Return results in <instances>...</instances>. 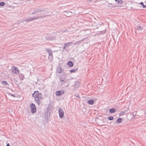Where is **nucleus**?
<instances>
[{"instance_id": "nucleus-29", "label": "nucleus", "mask_w": 146, "mask_h": 146, "mask_svg": "<svg viewBox=\"0 0 146 146\" xmlns=\"http://www.w3.org/2000/svg\"><path fill=\"white\" fill-rule=\"evenodd\" d=\"M11 96L12 97H16L14 95V94H11Z\"/></svg>"}, {"instance_id": "nucleus-30", "label": "nucleus", "mask_w": 146, "mask_h": 146, "mask_svg": "<svg viewBox=\"0 0 146 146\" xmlns=\"http://www.w3.org/2000/svg\"><path fill=\"white\" fill-rule=\"evenodd\" d=\"M66 47V46L64 45V46L63 48V49H65Z\"/></svg>"}, {"instance_id": "nucleus-14", "label": "nucleus", "mask_w": 146, "mask_h": 146, "mask_svg": "<svg viewBox=\"0 0 146 146\" xmlns=\"http://www.w3.org/2000/svg\"><path fill=\"white\" fill-rule=\"evenodd\" d=\"M122 119L121 118H119L116 120V122L118 124H119L121 122Z\"/></svg>"}, {"instance_id": "nucleus-12", "label": "nucleus", "mask_w": 146, "mask_h": 146, "mask_svg": "<svg viewBox=\"0 0 146 146\" xmlns=\"http://www.w3.org/2000/svg\"><path fill=\"white\" fill-rule=\"evenodd\" d=\"M68 65L70 67H72L73 66L74 63L70 61L68 62Z\"/></svg>"}, {"instance_id": "nucleus-33", "label": "nucleus", "mask_w": 146, "mask_h": 146, "mask_svg": "<svg viewBox=\"0 0 146 146\" xmlns=\"http://www.w3.org/2000/svg\"><path fill=\"white\" fill-rule=\"evenodd\" d=\"M104 42H102V44H103H103L104 45Z\"/></svg>"}, {"instance_id": "nucleus-26", "label": "nucleus", "mask_w": 146, "mask_h": 146, "mask_svg": "<svg viewBox=\"0 0 146 146\" xmlns=\"http://www.w3.org/2000/svg\"><path fill=\"white\" fill-rule=\"evenodd\" d=\"M108 119L109 120H112L113 119V116H110L108 117Z\"/></svg>"}, {"instance_id": "nucleus-3", "label": "nucleus", "mask_w": 146, "mask_h": 146, "mask_svg": "<svg viewBox=\"0 0 146 146\" xmlns=\"http://www.w3.org/2000/svg\"><path fill=\"white\" fill-rule=\"evenodd\" d=\"M50 16V15H39L38 16H37V17H33L32 18L31 17H30V18H28L26 20V21L29 22L31 21H32L33 20L37 19H39L40 18V19H43V18H44L47 16Z\"/></svg>"}, {"instance_id": "nucleus-25", "label": "nucleus", "mask_w": 146, "mask_h": 146, "mask_svg": "<svg viewBox=\"0 0 146 146\" xmlns=\"http://www.w3.org/2000/svg\"><path fill=\"white\" fill-rule=\"evenodd\" d=\"M5 3L4 2H0V6H3L5 5Z\"/></svg>"}, {"instance_id": "nucleus-13", "label": "nucleus", "mask_w": 146, "mask_h": 146, "mask_svg": "<svg viewBox=\"0 0 146 146\" xmlns=\"http://www.w3.org/2000/svg\"><path fill=\"white\" fill-rule=\"evenodd\" d=\"M48 59H50L52 60V59L53 57V53H52V52H51V53H49V56H48Z\"/></svg>"}, {"instance_id": "nucleus-21", "label": "nucleus", "mask_w": 146, "mask_h": 146, "mask_svg": "<svg viewBox=\"0 0 146 146\" xmlns=\"http://www.w3.org/2000/svg\"><path fill=\"white\" fill-rule=\"evenodd\" d=\"M78 69V68H76L75 69H72L70 70V72L71 73H75L76 72V71Z\"/></svg>"}, {"instance_id": "nucleus-24", "label": "nucleus", "mask_w": 146, "mask_h": 146, "mask_svg": "<svg viewBox=\"0 0 146 146\" xmlns=\"http://www.w3.org/2000/svg\"><path fill=\"white\" fill-rule=\"evenodd\" d=\"M125 113V111H121L119 113V116H121L123 114Z\"/></svg>"}, {"instance_id": "nucleus-27", "label": "nucleus", "mask_w": 146, "mask_h": 146, "mask_svg": "<svg viewBox=\"0 0 146 146\" xmlns=\"http://www.w3.org/2000/svg\"><path fill=\"white\" fill-rule=\"evenodd\" d=\"M106 29L104 31H101V34H104L106 32Z\"/></svg>"}, {"instance_id": "nucleus-22", "label": "nucleus", "mask_w": 146, "mask_h": 146, "mask_svg": "<svg viewBox=\"0 0 146 146\" xmlns=\"http://www.w3.org/2000/svg\"><path fill=\"white\" fill-rule=\"evenodd\" d=\"M2 84L3 86H6L7 85V83L6 81H3L2 82Z\"/></svg>"}, {"instance_id": "nucleus-32", "label": "nucleus", "mask_w": 146, "mask_h": 146, "mask_svg": "<svg viewBox=\"0 0 146 146\" xmlns=\"http://www.w3.org/2000/svg\"><path fill=\"white\" fill-rule=\"evenodd\" d=\"M75 96H76L77 97L79 98V95L78 94V96H77V95H76V96L75 95Z\"/></svg>"}, {"instance_id": "nucleus-5", "label": "nucleus", "mask_w": 146, "mask_h": 146, "mask_svg": "<svg viewBox=\"0 0 146 146\" xmlns=\"http://www.w3.org/2000/svg\"><path fill=\"white\" fill-rule=\"evenodd\" d=\"M60 80V83L61 86H62L66 82V76L64 77H62L61 76H60L59 77Z\"/></svg>"}, {"instance_id": "nucleus-35", "label": "nucleus", "mask_w": 146, "mask_h": 146, "mask_svg": "<svg viewBox=\"0 0 146 146\" xmlns=\"http://www.w3.org/2000/svg\"><path fill=\"white\" fill-rule=\"evenodd\" d=\"M89 1H91L92 0H88Z\"/></svg>"}, {"instance_id": "nucleus-23", "label": "nucleus", "mask_w": 146, "mask_h": 146, "mask_svg": "<svg viewBox=\"0 0 146 146\" xmlns=\"http://www.w3.org/2000/svg\"><path fill=\"white\" fill-rule=\"evenodd\" d=\"M139 4L141 5L143 8H146V5H144L143 2H140Z\"/></svg>"}, {"instance_id": "nucleus-17", "label": "nucleus", "mask_w": 146, "mask_h": 146, "mask_svg": "<svg viewBox=\"0 0 146 146\" xmlns=\"http://www.w3.org/2000/svg\"><path fill=\"white\" fill-rule=\"evenodd\" d=\"M115 111V110L114 108L111 109L109 110V113H113Z\"/></svg>"}, {"instance_id": "nucleus-7", "label": "nucleus", "mask_w": 146, "mask_h": 146, "mask_svg": "<svg viewBox=\"0 0 146 146\" xmlns=\"http://www.w3.org/2000/svg\"><path fill=\"white\" fill-rule=\"evenodd\" d=\"M12 72L13 73L17 74L19 73V71L17 67L13 66L12 68Z\"/></svg>"}, {"instance_id": "nucleus-15", "label": "nucleus", "mask_w": 146, "mask_h": 146, "mask_svg": "<svg viewBox=\"0 0 146 146\" xmlns=\"http://www.w3.org/2000/svg\"><path fill=\"white\" fill-rule=\"evenodd\" d=\"M94 103V101L92 100H89L87 101V103L88 104L90 105H92Z\"/></svg>"}, {"instance_id": "nucleus-36", "label": "nucleus", "mask_w": 146, "mask_h": 146, "mask_svg": "<svg viewBox=\"0 0 146 146\" xmlns=\"http://www.w3.org/2000/svg\"><path fill=\"white\" fill-rule=\"evenodd\" d=\"M111 4V5H113V4H111H111Z\"/></svg>"}, {"instance_id": "nucleus-10", "label": "nucleus", "mask_w": 146, "mask_h": 146, "mask_svg": "<svg viewBox=\"0 0 146 146\" xmlns=\"http://www.w3.org/2000/svg\"><path fill=\"white\" fill-rule=\"evenodd\" d=\"M62 71V68H61L60 67H57L56 69V72L57 73H61Z\"/></svg>"}, {"instance_id": "nucleus-9", "label": "nucleus", "mask_w": 146, "mask_h": 146, "mask_svg": "<svg viewBox=\"0 0 146 146\" xmlns=\"http://www.w3.org/2000/svg\"><path fill=\"white\" fill-rule=\"evenodd\" d=\"M64 93V92L62 91H57L55 92L56 95L57 96H60L62 94Z\"/></svg>"}, {"instance_id": "nucleus-11", "label": "nucleus", "mask_w": 146, "mask_h": 146, "mask_svg": "<svg viewBox=\"0 0 146 146\" xmlns=\"http://www.w3.org/2000/svg\"><path fill=\"white\" fill-rule=\"evenodd\" d=\"M19 77L21 80H23L24 79L25 77L23 74H21L19 75Z\"/></svg>"}, {"instance_id": "nucleus-20", "label": "nucleus", "mask_w": 146, "mask_h": 146, "mask_svg": "<svg viewBox=\"0 0 146 146\" xmlns=\"http://www.w3.org/2000/svg\"><path fill=\"white\" fill-rule=\"evenodd\" d=\"M72 44V42H70L66 43V44H64L66 46V47H67L70 46Z\"/></svg>"}, {"instance_id": "nucleus-16", "label": "nucleus", "mask_w": 146, "mask_h": 146, "mask_svg": "<svg viewBox=\"0 0 146 146\" xmlns=\"http://www.w3.org/2000/svg\"><path fill=\"white\" fill-rule=\"evenodd\" d=\"M45 51L48 53L49 54L52 52V50L49 48H46L45 49Z\"/></svg>"}, {"instance_id": "nucleus-18", "label": "nucleus", "mask_w": 146, "mask_h": 146, "mask_svg": "<svg viewBox=\"0 0 146 146\" xmlns=\"http://www.w3.org/2000/svg\"><path fill=\"white\" fill-rule=\"evenodd\" d=\"M143 29V28L141 27L140 25L137 26L136 30L138 31L141 30Z\"/></svg>"}, {"instance_id": "nucleus-6", "label": "nucleus", "mask_w": 146, "mask_h": 146, "mask_svg": "<svg viewBox=\"0 0 146 146\" xmlns=\"http://www.w3.org/2000/svg\"><path fill=\"white\" fill-rule=\"evenodd\" d=\"M30 108L31 109V112L32 113H34L36 112V108L35 105L33 103H31L30 105Z\"/></svg>"}, {"instance_id": "nucleus-34", "label": "nucleus", "mask_w": 146, "mask_h": 146, "mask_svg": "<svg viewBox=\"0 0 146 146\" xmlns=\"http://www.w3.org/2000/svg\"><path fill=\"white\" fill-rule=\"evenodd\" d=\"M78 42H76V43L74 44L75 45V44H76Z\"/></svg>"}, {"instance_id": "nucleus-1", "label": "nucleus", "mask_w": 146, "mask_h": 146, "mask_svg": "<svg viewBox=\"0 0 146 146\" xmlns=\"http://www.w3.org/2000/svg\"><path fill=\"white\" fill-rule=\"evenodd\" d=\"M32 96L34 98L35 101L38 105H40L42 99V94L40 93L38 91H35L32 94Z\"/></svg>"}, {"instance_id": "nucleus-4", "label": "nucleus", "mask_w": 146, "mask_h": 146, "mask_svg": "<svg viewBox=\"0 0 146 146\" xmlns=\"http://www.w3.org/2000/svg\"><path fill=\"white\" fill-rule=\"evenodd\" d=\"M48 10L47 9L42 8H38L35 10L32 13V14H34L42 13L43 12H47Z\"/></svg>"}, {"instance_id": "nucleus-28", "label": "nucleus", "mask_w": 146, "mask_h": 146, "mask_svg": "<svg viewBox=\"0 0 146 146\" xmlns=\"http://www.w3.org/2000/svg\"><path fill=\"white\" fill-rule=\"evenodd\" d=\"M123 3V1L122 0H119L118 1V3H119L120 4H121Z\"/></svg>"}, {"instance_id": "nucleus-8", "label": "nucleus", "mask_w": 146, "mask_h": 146, "mask_svg": "<svg viewBox=\"0 0 146 146\" xmlns=\"http://www.w3.org/2000/svg\"><path fill=\"white\" fill-rule=\"evenodd\" d=\"M58 112L59 113V117L61 118H62L64 116V113L62 109L61 108H59L58 109Z\"/></svg>"}, {"instance_id": "nucleus-31", "label": "nucleus", "mask_w": 146, "mask_h": 146, "mask_svg": "<svg viewBox=\"0 0 146 146\" xmlns=\"http://www.w3.org/2000/svg\"><path fill=\"white\" fill-rule=\"evenodd\" d=\"M7 146H10L9 144V143H7Z\"/></svg>"}, {"instance_id": "nucleus-19", "label": "nucleus", "mask_w": 146, "mask_h": 146, "mask_svg": "<svg viewBox=\"0 0 146 146\" xmlns=\"http://www.w3.org/2000/svg\"><path fill=\"white\" fill-rule=\"evenodd\" d=\"M80 83L78 81H76L75 83V85L76 87H78L80 85Z\"/></svg>"}, {"instance_id": "nucleus-2", "label": "nucleus", "mask_w": 146, "mask_h": 146, "mask_svg": "<svg viewBox=\"0 0 146 146\" xmlns=\"http://www.w3.org/2000/svg\"><path fill=\"white\" fill-rule=\"evenodd\" d=\"M53 110V106L51 104H49L47 108V112L46 113V115L45 114L46 112H45V119H48V117H50V114L52 112Z\"/></svg>"}]
</instances>
